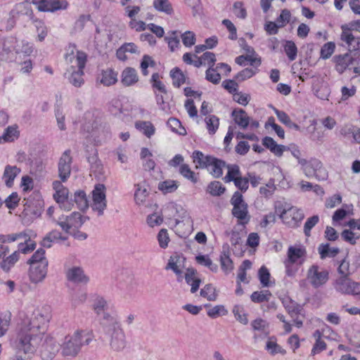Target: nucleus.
I'll return each mask as SVG.
<instances>
[{"mask_svg": "<svg viewBox=\"0 0 360 360\" xmlns=\"http://www.w3.org/2000/svg\"><path fill=\"white\" fill-rule=\"evenodd\" d=\"M100 327L102 332L110 338V347L112 350L120 352L126 347V335L116 315L105 314L100 321Z\"/></svg>", "mask_w": 360, "mask_h": 360, "instance_id": "2", "label": "nucleus"}, {"mask_svg": "<svg viewBox=\"0 0 360 360\" xmlns=\"http://www.w3.org/2000/svg\"><path fill=\"white\" fill-rule=\"evenodd\" d=\"M105 186L103 184H97L95 185L92 191V203L91 209L96 212L98 216H102L107 207V200L105 195Z\"/></svg>", "mask_w": 360, "mask_h": 360, "instance_id": "7", "label": "nucleus"}, {"mask_svg": "<svg viewBox=\"0 0 360 360\" xmlns=\"http://www.w3.org/2000/svg\"><path fill=\"white\" fill-rule=\"evenodd\" d=\"M167 125L172 130L180 135L186 134V129L181 126L180 121L176 118H169L167 121Z\"/></svg>", "mask_w": 360, "mask_h": 360, "instance_id": "55", "label": "nucleus"}, {"mask_svg": "<svg viewBox=\"0 0 360 360\" xmlns=\"http://www.w3.org/2000/svg\"><path fill=\"white\" fill-rule=\"evenodd\" d=\"M262 144L277 157H281L283 152L285 151V146L278 144L270 136L263 138Z\"/></svg>", "mask_w": 360, "mask_h": 360, "instance_id": "22", "label": "nucleus"}, {"mask_svg": "<svg viewBox=\"0 0 360 360\" xmlns=\"http://www.w3.org/2000/svg\"><path fill=\"white\" fill-rule=\"evenodd\" d=\"M117 74L111 69L103 70L101 73V83L105 86H110L116 83Z\"/></svg>", "mask_w": 360, "mask_h": 360, "instance_id": "39", "label": "nucleus"}, {"mask_svg": "<svg viewBox=\"0 0 360 360\" xmlns=\"http://www.w3.org/2000/svg\"><path fill=\"white\" fill-rule=\"evenodd\" d=\"M233 313L237 321L241 323L246 325L248 323L246 314L244 312L243 307L239 305L234 306Z\"/></svg>", "mask_w": 360, "mask_h": 360, "instance_id": "58", "label": "nucleus"}, {"mask_svg": "<svg viewBox=\"0 0 360 360\" xmlns=\"http://www.w3.org/2000/svg\"><path fill=\"white\" fill-rule=\"evenodd\" d=\"M49 317L39 310H35L30 316H26L20 324L15 340V347L25 354L33 353L45 332Z\"/></svg>", "mask_w": 360, "mask_h": 360, "instance_id": "1", "label": "nucleus"}, {"mask_svg": "<svg viewBox=\"0 0 360 360\" xmlns=\"http://www.w3.org/2000/svg\"><path fill=\"white\" fill-rule=\"evenodd\" d=\"M227 169V174L223 178V180L225 183H229L231 181H234L236 179L239 178L241 176V172L240 167L238 165H227L226 167Z\"/></svg>", "mask_w": 360, "mask_h": 360, "instance_id": "28", "label": "nucleus"}, {"mask_svg": "<svg viewBox=\"0 0 360 360\" xmlns=\"http://www.w3.org/2000/svg\"><path fill=\"white\" fill-rule=\"evenodd\" d=\"M52 185L53 190L56 191V193L53 194L55 200L58 204H64V202L65 203L66 200L68 199V189L65 188L59 181H54Z\"/></svg>", "mask_w": 360, "mask_h": 360, "instance_id": "19", "label": "nucleus"}, {"mask_svg": "<svg viewBox=\"0 0 360 360\" xmlns=\"http://www.w3.org/2000/svg\"><path fill=\"white\" fill-rule=\"evenodd\" d=\"M235 62L241 66H245L249 63L251 65L255 66V69L261 65V59L258 57H252V55L239 56L236 58Z\"/></svg>", "mask_w": 360, "mask_h": 360, "instance_id": "30", "label": "nucleus"}, {"mask_svg": "<svg viewBox=\"0 0 360 360\" xmlns=\"http://www.w3.org/2000/svg\"><path fill=\"white\" fill-rule=\"evenodd\" d=\"M20 169L17 166L6 165L2 176L7 187L11 188L13 185L15 178L20 174Z\"/></svg>", "mask_w": 360, "mask_h": 360, "instance_id": "23", "label": "nucleus"}, {"mask_svg": "<svg viewBox=\"0 0 360 360\" xmlns=\"http://www.w3.org/2000/svg\"><path fill=\"white\" fill-rule=\"evenodd\" d=\"M335 44L333 42H328L325 44L321 49V57L323 59L329 58L335 51Z\"/></svg>", "mask_w": 360, "mask_h": 360, "instance_id": "63", "label": "nucleus"}, {"mask_svg": "<svg viewBox=\"0 0 360 360\" xmlns=\"http://www.w3.org/2000/svg\"><path fill=\"white\" fill-rule=\"evenodd\" d=\"M305 255L306 250L304 248L290 246L288 249V257L286 259L293 262L294 263L302 264L304 262Z\"/></svg>", "mask_w": 360, "mask_h": 360, "instance_id": "17", "label": "nucleus"}, {"mask_svg": "<svg viewBox=\"0 0 360 360\" xmlns=\"http://www.w3.org/2000/svg\"><path fill=\"white\" fill-rule=\"evenodd\" d=\"M179 184L177 181L172 179H167L160 181L158 184V188L163 193H172L177 190Z\"/></svg>", "mask_w": 360, "mask_h": 360, "instance_id": "29", "label": "nucleus"}, {"mask_svg": "<svg viewBox=\"0 0 360 360\" xmlns=\"http://www.w3.org/2000/svg\"><path fill=\"white\" fill-rule=\"evenodd\" d=\"M274 112L276 115L278 120L281 123H283V124H285V126H287L288 127H289L290 129H294L295 130L300 129V127L298 126V124L292 122L290 117L288 116V115L286 112H285L284 111H282V110H279L276 108H274Z\"/></svg>", "mask_w": 360, "mask_h": 360, "instance_id": "35", "label": "nucleus"}, {"mask_svg": "<svg viewBox=\"0 0 360 360\" xmlns=\"http://www.w3.org/2000/svg\"><path fill=\"white\" fill-rule=\"evenodd\" d=\"M227 313V310L223 305H216L207 312V315L212 319H215L219 316H225Z\"/></svg>", "mask_w": 360, "mask_h": 360, "instance_id": "61", "label": "nucleus"}, {"mask_svg": "<svg viewBox=\"0 0 360 360\" xmlns=\"http://www.w3.org/2000/svg\"><path fill=\"white\" fill-rule=\"evenodd\" d=\"M153 6L156 11L167 15L174 13L172 6L168 0H153Z\"/></svg>", "mask_w": 360, "mask_h": 360, "instance_id": "34", "label": "nucleus"}, {"mask_svg": "<svg viewBox=\"0 0 360 360\" xmlns=\"http://www.w3.org/2000/svg\"><path fill=\"white\" fill-rule=\"evenodd\" d=\"M217 68L209 67L205 72L206 79L214 84H219L221 80V75L217 72Z\"/></svg>", "mask_w": 360, "mask_h": 360, "instance_id": "57", "label": "nucleus"}, {"mask_svg": "<svg viewBox=\"0 0 360 360\" xmlns=\"http://www.w3.org/2000/svg\"><path fill=\"white\" fill-rule=\"evenodd\" d=\"M335 290L346 295H360V282H355L348 276H340L335 280L334 284Z\"/></svg>", "mask_w": 360, "mask_h": 360, "instance_id": "8", "label": "nucleus"}, {"mask_svg": "<svg viewBox=\"0 0 360 360\" xmlns=\"http://www.w3.org/2000/svg\"><path fill=\"white\" fill-rule=\"evenodd\" d=\"M200 295L207 298L209 301H214L217 297L214 288L210 284L206 285L201 289Z\"/></svg>", "mask_w": 360, "mask_h": 360, "instance_id": "53", "label": "nucleus"}, {"mask_svg": "<svg viewBox=\"0 0 360 360\" xmlns=\"http://www.w3.org/2000/svg\"><path fill=\"white\" fill-rule=\"evenodd\" d=\"M93 338L92 332L84 330H77L72 335H66L60 345L61 355L68 359L76 357L82 347L89 345Z\"/></svg>", "mask_w": 360, "mask_h": 360, "instance_id": "4", "label": "nucleus"}, {"mask_svg": "<svg viewBox=\"0 0 360 360\" xmlns=\"http://www.w3.org/2000/svg\"><path fill=\"white\" fill-rule=\"evenodd\" d=\"M211 158L212 155H205L200 150H195L192 154L193 162L196 164V169H205Z\"/></svg>", "mask_w": 360, "mask_h": 360, "instance_id": "27", "label": "nucleus"}, {"mask_svg": "<svg viewBox=\"0 0 360 360\" xmlns=\"http://www.w3.org/2000/svg\"><path fill=\"white\" fill-rule=\"evenodd\" d=\"M205 121L210 134H214L219 128V118L215 115H209L205 117Z\"/></svg>", "mask_w": 360, "mask_h": 360, "instance_id": "49", "label": "nucleus"}, {"mask_svg": "<svg viewBox=\"0 0 360 360\" xmlns=\"http://www.w3.org/2000/svg\"><path fill=\"white\" fill-rule=\"evenodd\" d=\"M179 33L177 30L171 31L169 32L167 36L165 37V40L168 44L169 49L172 52L178 49L180 46Z\"/></svg>", "mask_w": 360, "mask_h": 360, "instance_id": "33", "label": "nucleus"}, {"mask_svg": "<svg viewBox=\"0 0 360 360\" xmlns=\"http://www.w3.org/2000/svg\"><path fill=\"white\" fill-rule=\"evenodd\" d=\"M319 252L321 255V258L323 259L327 257H335L339 252V249L338 248H330V245L328 243L321 244L319 247Z\"/></svg>", "mask_w": 360, "mask_h": 360, "instance_id": "44", "label": "nucleus"}, {"mask_svg": "<svg viewBox=\"0 0 360 360\" xmlns=\"http://www.w3.org/2000/svg\"><path fill=\"white\" fill-rule=\"evenodd\" d=\"M179 172L181 176L191 181L193 184H196L198 181V174H195L192 171L189 165L187 164H181L179 166Z\"/></svg>", "mask_w": 360, "mask_h": 360, "instance_id": "32", "label": "nucleus"}, {"mask_svg": "<svg viewBox=\"0 0 360 360\" xmlns=\"http://www.w3.org/2000/svg\"><path fill=\"white\" fill-rule=\"evenodd\" d=\"M65 219L68 220L70 229H79L84 224L89 217H82L80 213L74 212L70 215L65 216Z\"/></svg>", "mask_w": 360, "mask_h": 360, "instance_id": "31", "label": "nucleus"}, {"mask_svg": "<svg viewBox=\"0 0 360 360\" xmlns=\"http://www.w3.org/2000/svg\"><path fill=\"white\" fill-rule=\"evenodd\" d=\"M42 262L46 264H49L48 260L45 257V250L42 248L38 249L28 260V264H41Z\"/></svg>", "mask_w": 360, "mask_h": 360, "instance_id": "46", "label": "nucleus"}, {"mask_svg": "<svg viewBox=\"0 0 360 360\" xmlns=\"http://www.w3.org/2000/svg\"><path fill=\"white\" fill-rule=\"evenodd\" d=\"M333 60L335 63L336 71L341 75L354 63V58L351 53H346L335 56Z\"/></svg>", "mask_w": 360, "mask_h": 360, "instance_id": "14", "label": "nucleus"}, {"mask_svg": "<svg viewBox=\"0 0 360 360\" xmlns=\"http://www.w3.org/2000/svg\"><path fill=\"white\" fill-rule=\"evenodd\" d=\"M19 201L20 198L18 193L13 192L6 198L4 202L8 209L13 210L18 205Z\"/></svg>", "mask_w": 360, "mask_h": 360, "instance_id": "64", "label": "nucleus"}, {"mask_svg": "<svg viewBox=\"0 0 360 360\" xmlns=\"http://www.w3.org/2000/svg\"><path fill=\"white\" fill-rule=\"evenodd\" d=\"M36 248V243L30 238L26 240L24 243H20L18 245V252L23 254H27L33 251Z\"/></svg>", "mask_w": 360, "mask_h": 360, "instance_id": "59", "label": "nucleus"}, {"mask_svg": "<svg viewBox=\"0 0 360 360\" xmlns=\"http://www.w3.org/2000/svg\"><path fill=\"white\" fill-rule=\"evenodd\" d=\"M134 187V200L136 204L139 205H143L149 194L146 188V181H143L141 183L136 184Z\"/></svg>", "mask_w": 360, "mask_h": 360, "instance_id": "20", "label": "nucleus"}, {"mask_svg": "<svg viewBox=\"0 0 360 360\" xmlns=\"http://www.w3.org/2000/svg\"><path fill=\"white\" fill-rule=\"evenodd\" d=\"M284 51L290 60L292 61L296 59L297 48L292 41L289 40L285 41Z\"/></svg>", "mask_w": 360, "mask_h": 360, "instance_id": "51", "label": "nucleus"}, {"mask_svg": "<svg viewBox=\"0 0 360 360\" xmlns=\"http://www.w3.org/2000/svg\"><path fill=\"white\" fill-rule=\"evenodd\" d=\"M135 127L148 138H150L155 134V129L150 122L137 121L135 123Z\"/></svg>", "mask_w": 360, "mask_h": 360, "instance_id": "36", "label": "nucleus"}, {"mask_svg": "<svg viewBox=\"0 0 360 360\" xmlns=\"http://www.w3.org/2000/svg\"><path fill=\"white\" fill-rule=\"evenodd\" d=\"M232 214L234 217L238 219V224L241 225L247 224L250 219V217L248 214L247 204L233 207Z\"/></svg>", "mask_w": 360, "mask_h": 360, "instance_id": "21", "label": "nucleus"}, {"mask_svg": "<svg viewBox=\"0 0 360 360\" xmlns=\"http://www.w3.org/2000/svg\"><path fill=\"white\" fill-rule=\"evenodd\" d=\"M226 163L225 161L218 159L214 156H212L207 167L205 169H207L209 173L215 179H219L223 175V169L226 167Z\"/></svg>", "mask_w": 360, "mask_h": 360, "instance_id": "13", "label": "nucleus"}, {"mask_svg": "<svg viewBox=\"0 0 360 360\" xmlns=\"http://www.w3.org/2000/svg\"><path fill=\"white\" fill-rule=\"evenodd\" d=\"M86 60V53L77 51L75 63H72L65 73V77L75 87H80L84 82L83 75Z\"/></svg>", "mask_w": 360, "mask_h": 360, "instance_id": "5", "label": "nucleus"}, {"mask_svg": "<svg viewBox=\"0 0 360 360\" xmlns=\"http://www.w3.org/2000/svg\"><path fill=\"white\" fill-rule=\"evenodd\" d=\"M285 150H289L292 155L297 160L298 164L301 166V169L307 177L315 178L319 181L328 179V171L319 160L316 158H310L309 160L302 158L301 150L295 144L285 146Z\"/></svg>", "mask_w": 360, "mask_h": 360, "instance_id": "3", "label": "nucleus"}, {"mask_svg": "<svg viewBox=\"0 0 360 360\" xmlns=\"http://www.w3.org/2000/svg\"><path fill=\"white\" fill-rule=\"evenodd\" d=\"M340 39L345 42L349 49L360 50V39L353 35L349 27L342 26Z\"/></svg>", "mask_w": 360, "mask_h": 360, "instance_id": "15", "label": "nucleus"}, {"mask_svg": "<svg viewBox=\"0 0 360 360\" xmlns=\"http://www.w3.org/2000/svg\"><path fill=\"white\" fill-rule=\"evenodd\" d=\"M94 309L96 314L100 316V320L103 318V315L105 314H110L109 312L106 311L108 309V302L103 297H98L96 299L94 304ZM100 321H99V322Z\"/></svg>", "mask_w": 360, "mask_h": 360, "instance_id": "40", "label": "nucleus"}, {"mask_svg": "<svg viewBox=\"0 0 360 360\" xmlns=\"http://www.w3.org/2000/svg\"><path fill=\"white\" fill-rule=\"evenodd\" d=\"M206 191L212 196H220L224 193L226 188L220 181H213L208 184Z\"/></svg>", "mask_w": 360, "mask_h": 360, "instance_id": "41", "label": "nucleus"}, {"mask_svg": "<svg viewBox=\"0 0 360 360\" xmlns=\"http://www.w3.org/2000/svg\"><path fill=\"white\" fill-rule=\"evenodd\" d=\"M258 277L259 281L263 287H269L270 284V273L269 269L265 266H262L258 271Z\"/></svg>", "mask_w": 360, "mask_h": 360, "instance_id": "54", "label": "nucleus"}, {"mask_svg": "<svg viewBox=\"0 0 360 360\" xmlns=\"http://www.w3.org/2000/svg\"><path fill=\"white\" fill-rule=\"evenodd\" d=\"M181 258L179 257H172L169 259L166 269H172L177 276L182 274Z\"/></svg>", "mask_w": 360, "mask_h": 360, "instance_id": "50", "label": "nucleus"}, {"mask_svg": "<svg viewBox=\"0 0 360 360\" xmlns=\"http://www.w3.org/2000/svg\"><path fill=\"white\" fill-rule=\"evenodd\" d=\"M232 117L235 122L241 128L246 129L250 124V117L243 109L234 110L232 112Z\"/></svg>", "mask_w": 360, "mask_h": 360, "instance_id": "26", "label": "nucleus"}, {"mask_svg": "<svg viewBox=\"0 0 360 360\" xmlns=\"http://www.w3.org/2000/svg\"><path fill=\"white\" fill-rule=\"evenodd\" d=\"M70 153V150H66L62 154L58 161V175L62 181H65L70 175L71 164L72 162Z\"/></svg>", "mask_w": 360, "mask_h": 360, "instance_id": "11", "label": "nucleus"}, {"mask_svg": "<svg viewBox=\"0 0 360 360\" xmlns=\"http://www.w3.org/2000/svg\"><path fill=\"white\" fill-rule=\"evenodd\" d=\"M11 314L10 312L1 314L0 315V337L4 336L7 332L10 323Z\"/></svg>", "mask_w": 360, "mask_h": 360, "instance_id": "52", "label": "nucleus"}, {"mask_svg": "<svg viewBox=\"0 0 360 360\" xmlns=\"http://www.w3.org/2000/svg\"><path fill=\"white\" fill-rule=\"evenodd\" d=\"M19 259V253L15 251L12 255L3 259L1 262V267L6 271H8L15 264Z\"/></svg>", "mask_w": 360, "mask_h": 360, "instance_id": "48", "label": "nucleus"}, {"mask_svg": "<svg viewBox=\"0 0 360 360\" xmlns=\"http://www.w3.org/2000/svg\"><path fill=\"white\" fill-rule=\"evenodd\" d=\"M170 77L172 79V84L175 87L179 88L186 82V76L179 68H174L170 71Z\"/></svg>", "mask_w": 360, "mask_h": 360, "instance_id": "37", "label": "nucleus"}, {"mask_svg": "<svg viewBox=\"0 0 360 360\" xmlns=\"http://www.w3.org/2000/svg\"><path fill=\"white\" fill-rule=\"evenodd\" d=\"M60 347L56 341L50 336H46L41 345L40 353L44 360L53 359Z\"/></svg>", "mask_w": 360, "mask_h": 360, "instance_id": "10", "label": "nucleus"}, {"mask_svg": "<svg viewBox=\"0 0 360 360\" xmlns=\"http://www.w3.org/2000/svg\"><path fill=\"white\" fill-rule=\"evenodd\" d=\"M281 300L284 308L292 318L301 314L302 311V306L292 300L290 297L284 296L281 298Z\"/></svg>", "mask_w": 360, "mask_h": 360, "instance_id": "18", "label": "nucleus"}, {"mask_svg": "<svg viewBox=\"0 0 360 360\" xmlns=\"http://www.w3.org/2000/svg\"><path fill=\"white\" fill-rule=\"evenodd\" d=\"M271 296V293L269 290H261L255 291L252 292L250 296V299L253 302L261 303L265 301H268Z\"/></svg>", "mask_w": 360, "mask_h": 360, "instance_id": "47", "label": "nucleus"}, {"mask_svg": "<svg viewBox=\"0 0 360 360\" xmlns=\"http://www.w3.org/2000/svg\"><path fill=\"white\" fill-rule=\"evenodd\" d=\"M155 100L159 108L165 112H168L170 110L169 104L165 101V96L167 94H164L155 91Z\"/></svg>", "mask_w": 360, "mask_h": 360, "instance_id": "56", "label": "nucleus"}, {"mask_svg": "<svg viewBox=\"0 0 360 360\" xmlns=\"http://www.w3.org/2000/svg\"><path fill=\"white\" fill-rule=\"evenodd\" d=\"M74 200L77 205L78 209L85 211L89 207V201L86 195L83 191H77L75 193Z\"/></svg>", "mask_w": 360, "mask_h": 360, "instance_id": "42", "label": "nucleus"}, {"mask_svg": "<svg viewBox=\"0 0 360 360\" xmlns=\"http://www.w3.org/2000/svg\"><path fill=\"white\" fill-rule=\"evenodd\" d=\"M276 210L283 222L292 228L298 226L304 218V214L301 210L286 202L277 207Z\"/></svg>", "mask_w": 360, "mask_h": 360, "instance_id": "6", "label": "nucleus"}, {"mask_svg": "<svg viewBox=\"0 0 360 360\" xmlns=\"http://www.w3.org/2000/svg\"><path fill=\"white\" fill-rule=\"evenodd\" d=\"M48 264L44 262L41 264H31L30 268V279L34 283L41 282L47 274Z\"/></svg>", "mask_w": 360, "mask_h": 360, "instance_id": "12", "label": "nucleus"}, {"mask_svg": "<svg viewBox=\"0 0 360 360\" xmlns=\"http://www.w3.org/2000/svg\"><path fill=\"white\" fill-rule=\"evenodd\" d=\"M198 264L209 268L212 271L217 272L218 266L214 264L208 255H199L195 257Z\"/></svg>", "mask_w": 360, "mask_h": 360, "instance_id": "45", "label": "nucleus"}, {"mask_svg": "<svg viewBox=\"0 0 360 360\" xmlns=\"http://www.w3.org/2000/svg\"><path fill=\"white\" fill-rule=\"evenodd\" d=\"M307 279L314 288H319L328 281V271L318 265H312L307 271Z\"/></svg>", "mask_w": 360, "mask_h": 360, "instance_id": "9", "label": "nucleus"}, {"mask_svg": "<svg viewBox=\"0 0 360 360\" xmlns=\"http://www.w3.org/2000/svg\"><path fill=\"white\" fill-rule=\"evenodd\" d=\"M256 70L247 68L239 72L235 76V79L238 82H243L253 77L256 74Z\"/></svg>", "mask_w": 360, "mask_h": 360, "instance_id": "60", "label": "nucleus"}, {"mask_svg": "<svg viewBox=\"0 0 360 360\" xmlns=\"http://www.w3.org/2000/svg\"><path fill=\"white\" fill-rule=\"evenodd\" d=\"M182 42L185 46L191 47L195 43V34L193 32L186 31L181 35Z\"/></svg>", "mask_w": 360, "mask_h": 360, "instance_id": "62", "label": "nucleus"}, {"mask_svg": "<svg viewBox=\"0 0 360 360\" xmlns=\"http://www.w3.org/2000/svg\"><path fill=\"white\" fill-rule=\"evenodd\" d=\"M219 261L221 269L225 272V274H227L233 269V264L231 259L230 258L229 251H224L221 252Z\"/></svg>", "mask_w": 360, "mask_h": 360, "instance_id": "38", "label": "nucleus"}, {"mask_svg": "<svg viewBox=\"0 0 360 360\" xmlns=\"http://www.w3.org/2000/svg\"><path fill=\"white\" fill-rule=\"evenodd\" d=\"M139 80L136 71L134 68H125L121 75V82L125 86H129L135 84Z\"/></svg>", "mask_w": 360, "mask_h": 360, "instance_id": "24", "label": "nucleus"}, {"mask_svg": "<svg viewBox=\"0 0 360 360\" xmlns=\"http://www.w3.org/2000/svg\"><path fill=\"white\" fill-rule=\"evenodd\" d=\"M160 76L158 72L153 73L151 76L150 82L153 91H156L157 92H160L164 94H167L166 86L160 80Z\"/></svg>", "mask_w": 360, "mask_h": 360, "instance_id": "43", "label": "nucleus"}, {"mask_svg": "<svg viewBox=\"0 0 360 360\" xmlns=\"http://www.w3.org/2000/svg\"><path fill=\"white\" fill-rule=\"evenodd\" d=\"M37 4L38 5V9L41 11L53 12L63 8L59 0H39Z\"/></svg>", "mask_w": 360, "mask_h": 360, "instance_id": "25", "label": "nucleus"}, {"mask_svg": "<svg viewBox=\"0 0 360 360\" xmlns=\"http://www.w3.org/2000/svg\"><path fill=\"white\" fill-rule=\"evenodd\" d=\"M66 276L68 281L77 283L86 284L89 281V278L84 274L83 269L78 266L68 269Z\"/></svg>", "mask_w": 360, "mask_h": 360, "instance_id": "16", "label": "nucleus"}]
</instances>
